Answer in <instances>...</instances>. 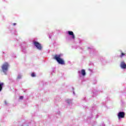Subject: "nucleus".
I'll return each instance as SVG.
<instances>
[{"instance_id":"nucleus-1","label":"nucleus","mask_w":126,"mask_h":126,"mask_svg":"<svg viewBox=\"0 0 126 126\" xmlns=\"http://www.w3.org/2000/svg\"><path fill=\"white\" fill-rule=\"evenodd\" d=\"M61 55H55L54 59L56 60L57 62L59 63L60 64H65V63H64V61H63V59L61 58Z\"/></svg>"},{"instance_id":"nucleus-2","label":"nucleus","mask_w":126,"mask_h":126,"mask_svg":"<svg viewBox=\"0 0 126 126\" xmlns=\"http://www.w3.org/2000/svg\"><path fill=\"white\" fill-rule=\"evenodd\" d=\"M9 65H8V63H5L2 66V70L3 72L5 73L6 71H7V70L8 69V66Z\"/></svg>"},{"instance_id":"nucleus-3","label":"nucleus","mask_w":126,"mask_h":126,"mask_svg":"<svg viewBox=\"0 0 126 126\" xmlns=\"http://www.w3.org/2000/svg\"><path fill=\"white\" fill-rule=\"evenodd\" d=\"M33 43L34 46L37 47V49H38V50H42V46L39 42L37 41H34Z\"/></svg>"},{"instance_id":"nucleus-4","label":"nucleus","mask_w":126,"mask_h":126,"mask_svg":"<svg viewBox=\"0 0 126 126\" xmlns=\"http://www.w3.org/2000/svg\"><path fill=\"white\" fill-rule=\"evenodd\" d=\"M125 113L124 112H120L118 113V117L119 119H124L125 118Z\"/></svg>"},{"instance_id":"nucleus-5","label":"nucleus","mask_w":126,"mask_h":126,"mask_svg":"<svg viewBox=\"0 0 126 126\" xmlns=\"http://www.w3.org/2000/svg\"><path fill=\"white\" fill-rule=\"evenodd\" d=\"M120 66L121 68H123V69H126V64L125 62H122L121 63Z\"/></svg>"},{"instance_id":"nucleus-6","label":"nucleus","mask_w":126,"mask_h":126,"mask_svg":"<svg viewBox=\"0 0 126 126\" xmlns=\"http://www.w3.org/2000/svg\"><path fill=\"white\" fill-rule=\"evenodd\" d=\"M68 34L70 36H72V39H75V36H74V34H73V32L71 31H68Z\"/></svg>"},{"instance_id":"nucleus-7","label":"nucleus","mask_w":126,"mask_h":126,"mask_svg":"<svg viewBox=\"0 0 126 126\" xmlns=\"http://www.w3.org/2000/svg\"><path fill=\"white\" fill-rule=\"evenodd\" d=\"M81 73H82V75H83V76H85V75H86V73L85 72V70L82 69Z\"/></svg>"},{"instance_id":"nucleus-8","label":"nucleus","mask_w":126,"mask_h":126,"mask_svg":"<svg viewBox=\"0 0 126 126\" xmlns=\"http://www.w3.org/2000/svg\"><path fill=\"white\" fill-rule=\"evenodd\" d=\"M4 85V84L3 83H0V92L2 90V86Z\"/></svg>"},{"instance_id":"nucleus-9","label":"nucleus","mask_w":126,"mask_h":126,"mask_svg":"<svg viewBox=\"0 0 126 126\" xmlns=\"http://www.w3.org/2000/svg\"><path fill=\"white\" fill-rule=\"evenodd\" d=\"M124 56H126V54L122 52L121 55H120V58H123Z\"/></svg>"},{"instance_id":"nucleus-10","label":"nucleus","mask_w":126,"mask_h":126,"mask_svg":"<svg viewBox=\"0 0 126 126\" xmlns=\"http://www.w3.org/2000/svg\"><path fill=\"white\" fill-rule=\"evenodd\" d=\"M31 76H32V77H35V76H36L35 73H32L31 74Z\"/></svg>"},{"instance_id":"nucleus-11","label":"nucleus","mask_w":126,"mask_h":126,"mask_svg":"<svg viewBox=\"0 0 126 126\" xmlns=\"http://www.w3.org/2000/svg\"><path fill=\"white\" fill-rule=\"evenodd\" d=\"M22 76L20 75H19L17 78V79H21Z\"/></svg>"},{"instance_id":"nucleus-12","label":"nucleus","mask_w":126,"mask_h":126,"mask_svg":"<svg viewBox=\"0 0 126 126\" xmlns=\"http://www.w3.org/2000/svg\"><path fill=\"white\" fill-rule=\"evenodd\" d=\"M4 103L5 104V105H7V101H6V100H5Z\"/></svg>"},{"instance_id":"nucleus-13","label":"nucleus","mask_w":126,"mask_h":126,"mask_svg":"<svg viewBox=\"0 0 126 126\" xmlns=\"http://www.w3.org/2000/svg\"><path fill=\"white\" fill-rule=\"evenodd\" d=\"M20 99L21 100H22V99H23V96H20Z\"/></svg>"},{"instance_id":"nucleus-14","label":"nucleus","mask_w":126,"mask_h":126,"mask_svg":"<svg viewBox=\"0 0 126 126\" xmlns=\"http://www.w3.org/2000/svg\"><path fill=\"white\" fill-rule=\"evenodd\" d=\"M13 25H14V26H15V25H16V23H14V24H13Z\"/></svg>"}]
</instances>
